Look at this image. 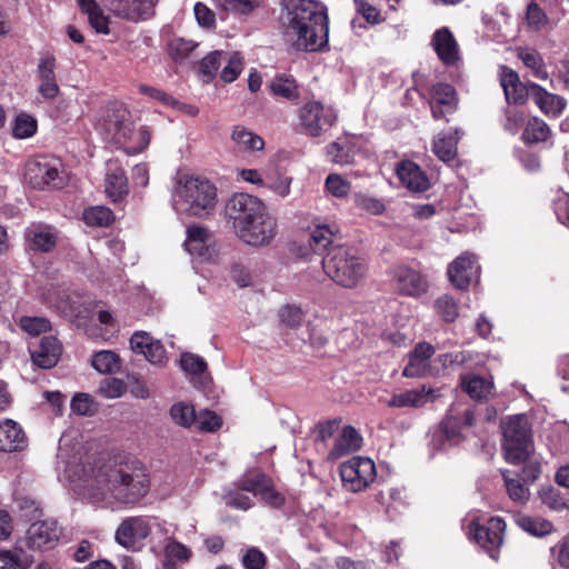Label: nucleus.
<instances>
[{"label":"nucleus","instance_id":"1","mask_svg":"<svg viewBox=\"0 0 569 569\" xmlns=\"http://www.w3.org/2000/svg\"><path fill=\"white\" fill-rule=\"evenodd\" d=\"M80 480L88 489L93 502L106 506L136 505L147 496L150 489L149 477L139 462L103 465L90 471L82 469Z\"/></svg>","mask_w":569,"mask_h":569},{"label":"nucleus","instance_id":"2","mask_svg":"<svg viewBox=\"0 0 569 569\" xmlns=\"http://www.w3.org/2000/svg\"><path fill=\"white\" fill-rule=\"evenodd\" d=\"M286 36L299 50L315 52L328 43L327 8L313 0H287L282 17Z\"/></svg>","mask_w":569,"mask_h":569},{"label":"nucleus","instance_id":"3","mask_svg":"<svg viewBox=\"0 0 569 569\" xmlns=\"http://www.w3.org/2000/svg\"><path fill=\"white\" fill-rule=\"evenodd\" d=\"M99 131L107 143L128 154L143 152L151 140L148 127L134 128L130 110L120 102L109 103L100 118Z\"/></svg>","mask_w":569,"mask_h":569},{"label":"nucleus","instance_id":"4","mask_svg":"<svg viewBox=\"0 0 569 569\" xmlns=\"http://www.w3.org/2000/svg\"><path fill=\"white\" fill-rule=\"evenodd\" d=\"M173 207L189 216L206 217L217 204V188L208 179L183 176L174 188L172 194Z\"/></svg>","mask_w":569,"mask_h":569},{"label":"nucleus","instance_id":"5","mask_svg":"<svg viewBox=\"0 0 569 569\" xmlns=\"http://www.w3.org/2000/svg\"><path fill=\"white\" fill-rule=\"evenodd\" d=\"M325 273L342 288H356L367 274V263L358 251L348 246H331L323 257Z\"/></svg>","mask_w":569,"mask_h":569},{"label":"nucleus","instance_id":"6","mask_svg":"<svg viewBox=\"0 0 569 569\" xmlns=\"http://www.w3.org/2000/svg\"><path fill=\"white\" fill-rule=\"evenodd\" d=\"M501 449L507 462L521 465L533 452L532 430L525 415L510 416L501 420Z\"/></svg>","mask_w":569,"mask_h":569},{"label":"nucleus","instance_id":"7","mask_svg":"<svg viewBox=\"0 0 569 569\" xmlns=\"http://www.w3.org/2000/svg\"><path fill=\"white\" fill-rule=\"evenodd\" d=\"M24 181L34 189L62 188L66 178L60 160L40 156L24 164Z\"/></svg>","mask_w":569,"mask_h":569},{"label":"nucleus","instance_id":"8","mask_svg":"<svg viewBox=\"0 0 569 569\" xmlns=\"http://www.w3.org/2000/svg\"><path fill=\"white\" fill-rule=\"evenodd\" d=\"M301 133L316 138L327 132L338 120L336 110L321 102H306L297 112Z\"/></svg>","mask_w":569,"mask_h":569},{"label":"nucleus","instance_id":"9","mask_svg":"<svg viewBox=\"0 0 569 569\" xmlns=\"http://www.w3.org/2000/svg\"><path fill=\"white\" fill-rule=\"evenodd\" d=\"M224 211L228 221L236 232L252 221L253 218H259L260 214L267 211V208L259 198L239 192L228 199Z\"/></svg>","mask_w":569,"mask_h":569},{"label":"nucleus","instance_id":"10","mask_svg":"<svg viewBox=\"0 0 569 569\" xmlns=\"http://www.w3.org/2000/svg\"><path fill=\"white\" fill-rule=\"evenodd\" d=\"M183 247L200 262L213 261L219 254L216 237L207 227L192 224L187 228Z\"/></svg>","mask_w":569,"mask_h":569},{"label":"nucleus","instance_id":"11","mask_svg":"<svg viewBox=\"0 0 569 569\" xmlns=\"http://www.w3.org/2000/svg\"><path fill=\"white\" fill-rule=\"evenodd\" d=\"M340 477L347 490L358 492L375 480L376 467L369 458L352 457L340 466Z\"/></svg>","mask_w":569,"mask_h":569},{"label":"nucleus","instance_id":"12","mask_svg":"<svg viewBox=\"0 0 569 569\" xmlns=\"http://www.w3.org/2000/svg\"><path fill=\"white\" fill-rule=\"evenodd\" d=\"M236 236L244 243L252 247L268 246L277 234V220L264 211L259 218L237 230Z\"/></svg>","mask_w":569,"mask_h":569},{"label":"nucleus","instance_id":"13","mask_svg":"<svg viewBox=\"0 0 569 569\" xmlns=\"http://www.w3.org/2000/svg\"><path fill=\"white\" fill-rule=\"evenodd\" d=\"M390 277L395 289L403 296L420 297L429 288L426 276L407 264L395 266L390 270Z\"/></svg>","mask_w":569,"mask_h":569},{"label":"nucleus","instance_id":"14","mask_svg":"<svg viewBox=\"0 0 569 569\" xmlns=\"http://www.w3.org/2000/svg\"><path fill=\"white\" fill-rule=\"evenodd\" d=\"M151 532L149 519L142 516L123 519L114 533V540L126 549H136Z\"/></svg>","mask_w":569,"mask_h":569},{"label":"nucleus","instance_id":"15","mask_svg":"<svg viewBox=\"0 0 569 569\" xmlns=\"http://www.w3.org/2000/svg\"><path fill=\"white\" fill-rule=\"evenodd\" d=\"M24 240L29 250L48 253L57 247L59 231L51 224L32 222L24 230Z\"/></svg>","mask_w":569,"mask_h":569},{"label":"nucleus","instance_id":"16","mask_svg":"<svg viewBox=\"0 0 569 569\" xmlns=\"http://www.w3.org/2000/svg\"><path fill=\"white\" fill-rule=\"evenodd\" d=\"M61 536V529L56 520L33 522L27 532L28 546L32 549H51Z\"/></svg>","mask_w":569,"mask_h":569},{"label":"nucleus","instance_id":"17","mask_svg":"<svg viewBox=\"0 0 569 569\" xmlns=\"http://www.w3.org/2000/svg\"><path fill=\"white\" fill-rule=\"evenodd\" d=\"M111 11L123 19L138 22L147 20L154 13L158 0H108Z\"/></svg>","mask_w":569,"mask_h":569},{"label":"nucleus","instance_id":"18","mask_svg":"<svg viewBox=\"0 0 569 569\" xmlns=\"http://www.w3.org/2000/svg\"><path fill=\"white\" fill-rule=\"evenodd\" d=\"M479 264L476 257L466 252L456 258L448 268L451 283L458 289H467L473 278L478 277Z\"/></svg>","mask_w":569,"mask_h":569},{"label":"nucleus","instance_id":"19","mask_svg":"<svg viewBox=\"0 0 569 569\" xmlns=\"http://www.w3.org/2000/svg\"><path fill=\"white\" fill-rule=\"evenodd\" d=\"M458 98L456 90L448 83H437L431 89L430 108L433 119L439 120L456 111Z\"/></svg>","mask_w":569,"mask_h":569},{"label":"nucleus","instance_id":"20","mask_svg":"<svg viewBox=\"0 0 569 569\" xmlns=\"http://www.w3.org/2000/svg\"><path fill=\"white\" fill-rule=\"evenodd\" d=\"M56 67V58L52 54L47 53L39 59L37 66L38 91L44 99H54L59 94Z\"/></svg>","mask_w":569,"mask_h":569},{"label":"nucleus","instance_id":"21","mask_svg":"<svg viewBox=\"0 0 569 569\" xmlns=\"http://www.w3.org/2000/svg\"><path fill=\"white\" fill-rule=\"evenodd\" d=\"M130 347L133 352L143 355L151 363H162L167 359L162 343L148 332H134L130 338Z\"/></svg>","mask_w":569,"mask_h":569},{"label":"nucleus","instance_id":"22","mask_svg":"<svg viewBox=\"0 0 569 569\" xmlns=\"http://www.w3.org/2000/svg\"><path fill=\"white\" fill-rule=\"evenodd\" d=\"M505 527L502 519L491 518L487 526H476L475 528L476 541L490 553L491 558H496L495 552L502 543Z\"/></svg>","mask_w":569,"mask_h":569},{"label":"nucleus","instance_id":"23","mask_svg":"<svg viewBox=\"0 0 569 569\" xmlns=\"http://www.w3.org/2000/svg\"><path fill=\"white\" fill-rule=\"evenodd\" d=\"M438 397L439 395L435 389L422 386L420 389H411L392 395L387 401V406L390 408H420Z\"/></svg>","mask_w":569,"mask_h":569},{"label":"nucleus","instance_id":"24","mask_svg":"<svg viewBox=\"0 0 569 569\" xmlns=\"http://www.w3.org/2000/svg\"><path fill=\"white\" fill-rule=\"evenodd\" d=\"M529 98L546 116L558 117L566 108L565 98L547 91L540 84L529 82Z\"/></svg>","mask_w":569,"mask_h":569},{"label":"nucleus","instance_id":"25","mask_svg":"<svg viewBox=\"0 0 569 569\" xmlns=\"http://www.w3.org/2000/svg\"><path fill=\"white\" fill-rule=\"evenodd\" d=\"M31 359L33 363L43 369L54 367L62 352V346L56 337H43L39 346L34 349L30 348Z\"/></svg>","mask_w":569,"mask_h":569},{"label":"nucleus","instance_id":"26","mask_svg":"<svg viewBox=\"0 0 569 569\" xmlns=\"http://www.w3.org/2000/svg\"><path fill=\"white\" fill-rule=\"evenodd\" d=\"M431 44L445 64L452 66L459 60L458 43L447 27H442L433 33Z\"/></svg>","mask_w":569,"mask_h":569},{"label":"nucleus","instance_id":"27","mask_svg":"<svg viewBox=\"0 0 569 569\" xmlns=\"http://www.w3.org/2000/svg\"><path fill=\"white\" fill-rule=\"evenodd\" d=\"M500 84L509 103H523L529 98V82L523 84L518 73L508 67L501 68Z\"/></svg>","mask_w":569,"mask_h":569},{"label":"nucleus","instance_id":"28","mask_svg":"<svg viewBox=\"0 0 569 569\" xmlns=\"http://www.w3.org/2000/svg\"><path fill=\"white\" fill-rule=\"evenodd\" d=\"M397 176L401 183L413 192L429 189L430 182L426 173L412 161H402L397 167Z\"/></svg>","mask_w":569,"mask_h":569},{"label":"nucleus","instance_id":"29","mask_svg":"<svg viewBox=\"0 0 569 569\" xmlns=\"http://www.w3.org/2000/svg\"><path fill=\"white\" fill-rule=\"evenodd\" d=\"M435 353V348L427 342L416 346L409 356V362L405 367L402 375L408 378H417L425 376L429 370V359Z\"/></svg>","mask_w":569,"mask_h":569},{"label":"nucleus","instance_id":"30","mask_svg":"<svg viewBox=\"0 0 569 569\" xmlns=\"http://www.w3.org/2000/svg\"><path fill=\"white\" fill-rule=\"evenodd\" d=\"M361 443L362 437L360 433L352 426H345L329 451L328 458L331 460L340 459L359 450Z\"/></svg>","mask_w":569,"mask_h":569},{"label":"nucleus","instance_id":"31","mask_svg":"<svg viewBox=\"0 0 569 569\" xmlns=\"http://www.w3.org/2000/svg\"><path fill=\"white\" fill-rule=\"evenodd\" d=\"M463 439L461 433V421L453 416L446 417L439 425V429L433 435V442L445 447V440L450 445H458Z\"/></svg>","mask_w":569,"mask_h":569},{"label":"nucleus","instance_id":"32","mask_svg":"<svg viewBox=\"0 0 569 569\" xmlns=\"http://www.w3.org/2000/svg\"><path fill=\"white\" fill-rule=\"evenodd\" d=\"M24 441V433L17 422L6 420L0 423V450L11 452L20 449Z\"/></svg>","mask_w":569,"mask_h":569},{"label":"nucleus","instance_id":"33","mask_svg":"<svg viewBox=\"0 0 569 569\" xmlns=\"http://www.w3.org/2000/svg\"><path fill=\"white\" fill-rule=\"evenodd\" d=\"M460 139V131L439 133L433 140L432 150L443 162L451 161L457 156V143Z\"/></svg>","mask_w":569,"mask_h":569},{"label":"nucleus","instance_id":"34","mask_svg":"<svg viewBox=\"0 0 569 569\" xmlns=\"http://www.w3.org/2000/svg\"><path fill=\"white\" fill-rule=\"evenodd\" d=\"M231 140L240 151H260L264 148L263 139L242 126L233 127Z\"/></svg>","mask_w":569,"mask_h":569},{"label":"nucleus","instance_id":"35","mask_svg":"<svg viewBox=\"0 0 569 569\" xmlns=\"http://www.w3.org/2000/svg\"><path fill=\"white\" fill-rule=\"evenodd\" d=\"M128 179L126 172L121 168H109L106 176V192L113 202L120 201L128 194Z\"/></svg>","mask_w":569,"mask_h":569},{"label":"nucleus","instance_id":"36","mask_svg":"<svg viewBox=\"0 0 569 569\" xmlns=\"http://www.w3.org/2000/svg\"><path fill=\"white\" fill-rule=\"evenodd\" d=\"M80 10L88 16L90 26L98 32L109 33V18L102 12L96 0H77Z\"/></svg>","mask_w":569,"mask_h":569},{"label":"nucleus","instance_id":"37","mask_svg":"<svg viewBox=\"0 0 569 569\" xmlns=\"http://www.w3.org/2000/svg\"><path fill=\"white\" fill-rule=\"evenodd\" d=\"M270 478L258 469L246 471L237 481L238 489L259 496Z\"/></svg>","mask_w":569,"mask_h":569},{"label":"nucleus","instance_id":"38","mask_svg":"<svg viewBox=\"0 0 569 569\" xmlns=\"http://www.w3.org/2000/svg\"><path fill=\"white\" fill-rule=\"evenodd\" d=\"M550 127L540 118H530L522 132V139L526 143L546 142L551 137Z\"/></svg>","mask_w":569,"mask_h":569},{"label":"nucleus","instance_id":"39","mask_svg":"<svg viewBox=\"0 0 569 569\" xmlns=\"http://www.w3.org/2000/svg\"><path fill=\"white\" fill-rule=\"evenodd\" d=\"M338 229L335 226L317 224L310 233V247L315 252L329 250Z\"/></svg>","mask_w":569,"mask_h":569},{"label":"nucleus","instance_id":"40","mask_svg":"<svg viewBox=\"0 0 569 569\" xmlns=\"http://www.w3.org/2000/svg\"><path fill=\"white\" fill-rule=\"evenodd\" d=\"M515 521L522 530L536 537L547 536L555 530L550 521L539 517L518 515Z\"/></svg>","mask_w":569,"mask_h":569},{"label":"nucleus","instance_id":"41","mask_svg":"<svg viewBox=\"0 0 569 569\" xmlns=\"http://www.w3.org/2000/svg\"><path fill=\"white\" fill-rule=\"evenodd\" d=\"M518 58L527 68L532 70L536 78L540 80L548 79L549 74L546 69L543 59L537 50L530 48H520L518 49Z\"/></svg>","mask_w":569,"mask_h":569},{"label":"nucleus","instance_id":"42","mask_svg":"<svg viewBox=\"0 0 569 569\" xmlns=\"http://www.w3.org/2000/svg\"><path fill=\"white\" fill-rule=\"evenodd\" d=\"M461 386L471 398L477 400L487 399L493 387L492 382L478 376L465 377Z\"/></svg>","mask_w":569,"mask_h":569},{"label":"nucleus","instance_id":"43","mask_svg":"<svg viewBox=\"0 0 569 569\" xmlns=\"http://www.w3.org/2000/svg\"><path fill=\"white\" fill-rule=\"evenodd\" d=\"M292 178L280 172H266L264 187L278 197L284 199L290 194Z\"/></svg>","mask_w":569,"mask_h":569},{"label":"nucleus","instance_id":"44","mask_svg":"<svg viewBox=\"0 0 569 569\" xmlns=\"http://www.w3.org/2000/svg\"><path fill=\"white\" fill-rule=\"evenodd\" d=\"M509 498L517 503H526L529 500L530 491L526 483L510 477L508 470L501 472Z\"/></svg>","mask_w":569,"mask_h":569},{"label":"nucleus","instance_id":"45","mask_svg":"<svg viewBox=\"0 0 569 569\" xmlns=\"http://www.w3.org/2000/svg\"><path fill=\"white\" fill-rule=\"evenodd\" d=\"M270 90L274 96L287 100H296L299 97L296 80L284 76H278L270 82Z\"/></svg>","mask_w":569,"mask_h":569},{"label":"nucleus","instance_id":"46","mask_svg":"<svg viewBox=\"0 0 569 569\" xmlns=\"http://www.w3.org/2000/svg\"><path fill=\"white\" fill-rule=\"evenodd\" d=\"M197 415L193 406L186 402L174 403L170 409L171 419L183 428L194 426Z\"/></svg>","mask_w":569,"mask_h":569},{"label":"nucleus","instance_id":"47","mask_svg":"<svg viewBox=\"0 0 569 569\" xmlns=\"http://www.w3.org/2000/svg\"><path fill=\"white\" fill-rule=\"evenodd\" d=\"M92 367L101 373H111L119 370L120 358L113 351L102 350L93 356Z\"/></svg>","mask_w":569,"mask_h":569},{"label":"nucleus","instance_id":"48","mask_svg":"<svg viewBox=\"0 0 569 569\" xmlns=\"http://www.w3.org/2000/svg\"><path fill=\"white\" fill-rule=\"evenodd\" d=\"M113 219V212L103 206L91 207L83 211V220L89 226L107 227L111 224Z\"/></svg>","mask_w":569,"mask_h":569},{"label":"nucleus","instance_id":"49","mask_svg":"<svg viewBox=\"0 0 569 569\" xmlns=\"http://www.w3.org/2000/svg\"><path fill=\"white\" fill-rule=\"evenodd\" d=\"M539 497L542 503L553 511H563L569 508L567 498L552 486L542 487L539 490Z\"/></svg>","mask_w":569,"mask_h":569},{"label":"nucleus","instance_id":"50","mask_svg":"<svg viewBox=\"0 0 569 569\" xmlns=\"http://www.w3.org/2000/svg\"><path fill=\"white\" fill-rule=\"evenodd\" d=\"M329 161L337 164H349L353 162V153L350 143L345 141H335L327 147Z\"/></svg>","mask_w":569,"mask_h":569},{"label":"nucleus","instance_id":"51","mask_svg":"<svg viewBox=\"0 0 569 569\" xmlns=\"http://www.w3.org/2000/svg\"><path fill=\"white\" fill-rule=\"evenodd\" d=\"M197 43L183 38H173L168 43V53L174 61H183L196 49Z\"/></svg>","mask_w":569,"mask_h":569},{"label":"nucleus","instance_id":"52","mask_svg":"<svg viewBox=\"0 0 569 569\" xmlns=\"http://www.w3.org/2000/svg\"><path fill=\"white\" fill-rule=\"evenodd\" d=\"M18 325L22 331L33 337L44 333L51 329L50 321L43 317L24 316L20 318Z\"/></svg>","mask_w":569,"mask_h":569},{"label":"nucleus","instance_id":"53","mask_svg":"<svg viewBox=\"0 0 569 569\" xmlns=\"http://www.w3.org/2000/svg\"><path fill=\"white\" fill-rule=\"evenodd\" d=\"M37 131V121L29 114L21 113L17 116L12 128L13 137L26 139L32 137Z\"/></svg>","mask_w":569,"mask_h":569},{"label":"nucleus","instance_id":"54","mask_svg":"<svg viewBox=\"0 0 569 569\" xmlns=\"http://www.w3.org/2000/svg\"><path fill=\"white\" fill-rule=\"evenodd\" d=\"M230 279L239 287L247 288L253 283V277L247 264L236 261L230 266Z\"/></svg>","mask_w":569,"mask_h":569},{"label":"nucleus","instance_id":"55","mask_svg":"<svg viewBox=\"0 0 569 569\" xmlns=\"http://www.w3.org/2000/svg\"><path fill=\"white\" fill-rule=\"evenodd\" d=\"M221 51H213L207 54L200 63V73L203 82H209L221 64Z\"/></svg>","mask_w":569,"mask_h":569},{"label":"nucleus","instance_id":"56","mask_svg":"<svg viewBox=\"0 0 569 569\" xmlns=\"http://www.w3.org/2000/svg\"><path fill=\"white\" fill-rule=\"evenodd\" d=\"M181 369L189 375H201L207 370V362L198 355L186 352L180 358Z\"/></svg>","mask_w":569,"mask_h":569},{"label":"nucleus","instance_id":"57","mask_svg":"<svg viewBox=\"0 0 569 569\" xmlns=\"http://www.w3.org/2000/svg\"><path fill=\"white\" fill-rule=\"evenodd\" d=\"M222 425L221 418L213 411L203 410L197 415L194 427L201 431L212 432Z\"/></svg>","mask_w":569,"mask_h":569},{"label":"nucleus","instance_id":"58","mask_svg":"<svg viewBox=\"0 0 569 569\" xmlns=\"http://www.w3.org/2000/svg\"><path fill=\"white\" fill-rule=\"evenodd\" d=\"M164 557L184 562L190 559L191 550L186 545L170 538L164 547Z\"/></svg>","mask_w":569,"mask_h":569},{"label":"nucleus","instance_id":"59","mask_svg":"<svg viewBox=\"0 0 569 569\" xmlns=\"http://www.w3.org/2000/svg\"><path fill=\"white\" fill-rule=\"evenodd\" d=\"M355 203L358 209L371 214H381L386 210V206L381 200L362 193L356 194Z\"/></svg>","mask_w":569,"mask_h":569},{"label":"nucleus","instance_id":"60","mask_svg":"<svg viewBox=\"0 0 569 569\" xmlns=\"http://www.w3.org/2000/svg\"><path fill=\"white\" fill-rule=\"evenodd\" d=\"M437 312L448 322H452L458 317V307L456 301L448 295L436 300Z\"/></svg>","mask_w":569,"mask_h":569},{"label":"nucleus","instance_id":"61","mask_svg":"<svg viewBox=\"0 0 569 569\" xmlns=\"http://www.w3.org/2000/svg\"><path fill=\"white\" fill-rule=\"evenodd\" d=\"M242 71V58L239 52L232 53L229 59L227 66L221 71V79L230 83L234 81L240 72Z\"/></svg>","mask_w":569,"mask_h":569},{"label":"nucleus","instance_id":"62","mask_svg":"<svg viewBox=\"0 0 569 569\" xmlns=\"http://www.w3.org/2000/svg\"><path fill=\"white\" fill-rule=\"evenodd\" d=\"M279 317L287 327L297 328L303 320V312L299 307L284 306L279 310Z\"/></svg>","mask_w":569,"mask_h":569},{"label":"nucleus","instance_id":"63","mask_svg":"<svg viewBox=\"0 0 569 569\" xmlns=\"http://www.w3.org/2000/svg\"><path fill=\"white\" fill-rule=\"evenodd\" d=\"M327 190L337 198H342L350 191V183L339 174H329L326 179Z\"/></svg>","mask_w":569,"mask_h":569},{"label":"nucleus","instance_id":"64","mask_svg":"<svg viewBox=\"0 0 569 569\" xmlns=\"http://www.w3.org/2000/svg\"><path fill=\"white\" fill-rule=\"evenodd\" d=\"M266 563L267 557L256 547L249 548L242 557V565L246 569H263Z\"/></svg>","mask_w":569,"mask_h":569}]
</instances>
